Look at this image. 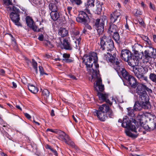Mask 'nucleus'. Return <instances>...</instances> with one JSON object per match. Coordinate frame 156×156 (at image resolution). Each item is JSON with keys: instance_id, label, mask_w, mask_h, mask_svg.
I'll list each match as a JSON object with an SVG mask.
<instances>
[{"instance_id": "obj_1", "label": "nucleus", "mask_w": 156, "mask_h": 156, "mask_svg": "<svg viewBox=\"0 0 156 156\" xmlns=\"http://www.w3.org/2000/svg\"><path fill=\"white\" fill-rule=\"evenodd\" d=\"M100 43H98L100 47L98 54L99 52H102V55L105 60L114 59L116 54L113 41L111 39H108L105 35L100 37Z\"/></svg>"}, {"instance_id": "obj_2", "label": "nucleus", "mask_w": 156, "mask_h": 156, "mask_svg": "<svg viewBox=\"0 0 156 156\" xmlns=\"http://www.w3.org/2000/svg\"><path fill=\"white\" fill-rule=\"evenodd\" d=\"M136 121L133 118L129 119L126 116L123 120L122 126L124 128H129L125 130V133L126 135L133 138H136L138 136L137 129L138 128L136 124Z\"/></svg>"}, {"instance_id": "obj_3", "label": "nucleus", "mask_w": 156, "mask_h": 156, "mask_svg": "<svg viewBox=\"0 0 156 156\" xmlns=\"http://www.w3.org/2000/svg\"><path fill=\"white\" fill-rule=\"evenodd\" d=\"M93 113L102 122L105 121L108 118L106 114L110 118H113L114 116L112 110L108 105L105 104L99 106L98 109L95 110Z\"/></svg>"}, {"instance_id": "obj_4", "label": "nucleus", "mask_w": 156, "mask_h": 156, "mask_svg": "<svg viewBox=\"0 0 156 156\" xmlns=\"http://www.w3.org/2000/svg\"><path fill=\"white\" fill-rule=\"evenodd\" d=\"M120 58L122 59L125 62H127L129 65L133 66L136 63L138 64L139 58H140L138 51H135L134 54L131 53L128 50L123 49L121 50Z\"/></svg>"}, {"instance_id": "obj_5", "label": "nucleus", "mask_w": 156, "mask_h": 156, "mask_svg": "<svg viewBox=\"0 0 156 156\" xmlns=\"http://www.w3.org/2000/svg\"><path fill=\"white\" fill-rule=\"evenodd\" d=\"M6 5L5 8L9 12H10V17L16 25H20L19 10L12 5V2L10 0H3Z\"/></svg>"}, {"instance_id": "obj_6", "label": "nucleus", "mask_w": 156, "mask_h": 156, "mask_svg": "<svg viewBox=\"0 0 156 156\" xmlns=\"http://www.w3.org/2000/svg\"><path fill=\"white\" fill-rule=\"evenodd\" d=\"M83 63L87 68H92L94 63L96 68L99 67V64L97 62L98 57L96 53L90 52L88 54L85 55L82 58Z\"/></svg>"}, {"instance_id": "obj_7", "label": "nucleus", "mask_w": 156, "mask_h": 156, "mask_svg": "<svg viewBox=\"0 0 156 156\" xmlns=\"http://www.w3.org/2000/svg\"><path fill=\"white\" fill-rule=\"evenodd\" d=\"M139 55L140 57L139 60L142 59L143 57L144 62L150 64L148 62L152 58H156V49L151 47L149 49L146 50L144 53H139Z\"/></svg>"}, {"instance_id": "obj_8", "label": "nucleus", "mask_w": 156, "mask_h": 156, "mask_svg": "<svg viewBox=\"0 0 156 156\" xmlns=\"http://www.w3.org/2000/svg\"><path fill=\"white\" fill-rule=\"evenodd\" d=\"M107 22V17L105 16H102L100 19L98 18L95 20L94 26L99 35L103 33L105 24Z\"/></svg>"}, {"instance_id": "obj_9", "label": "nucleus", "mask_w": 156, "mask_h": 156, "mask_svg": "<svg viewBox=\"0 0 156 156\" xmlns=\"http://www.w3.org/2000/svg\"><path fill=\"white\" fill-rule=\"evenodd\" d=\"M136 94L139 96V101L145 104L146 107L150 108L151 105L149 101V98L146 91L143 90H139L136 89Z\"/></svg>"}, {"instance_id": "obj_10", "label": "nucleus", "mask_w": 156, "mask_h": 156, "mask_svg": "<svg viewBox=\"0 0 156 156\" xmlns=\"http://www.w3.org/2000/svg\"><path fill=\"white\" fill-rule=\"evenodd\" d=\"M149 120L147 125L145 124L144 129L149 131L154 130L156 127V117L153 115H150Z\"/></svg>"}, {"instance_id": "obj_11", "label": "nucleus", "mask_w": 156, "mask_h": 156, "mask_svg": "<svg viewBox=\"0 0 156 156\" xmlns=\"http://www.w3.org/2000/svg\"><path fill=\"white\" fill-rule=\"evenodd\" d=\"M50 15L52 20L54 21H57L59 23H64L66 21L65 16L62 14H60L57 11L51 12Z\"/></svg>"}, {"instance_id": "obj_12", "label": "nucleus", "mask_w": 156, "mask_h": 156, "mask_svg": "<svg viewBox=\"0 0 156 156\" xmlns=\"http://www.w3.org/2000/svg\"><path fill=\"white\" fill-rule=\"evenodd\" d=\"M86 12H87L84 10L80 11L78 16L76 18V21L83 24L87 23L89 20V18Z\"/></svg>"}, {"instance_id": "obj_13", "label": "nucleus", "mask_w": 156, "mask_h": 156, "mask_svg": "<svg viewBox=\"0 0 156 156\" xmlns=\"http://www.w3.org/2000/svg\"><path fill=\"white\" fill-rule=\"evenodd\" d=\"M87 71L89 74L91 75V77H89V80L92 82L94 81L97 79L98 80L99 78H101L100 77V75L99 71L98 69H87Z\"/></svg>"}, {"instance_id": "obj_14", "label": "nucleus", "mask_w": 156, "mask_h": 156, "mask_svg": "<svg viewBox=\"0 0 156 156\" xmlns=\"http://www.w3.org/2000/svg\"><path fill=\"white\" fill-rule=\"evenodd\" d=\"M59 139L65 142L67 144L71 146H74L75 145L74 143L70 139L69 136L64 132L60 131V134L59 135Z\"/></svg>"}, {"instance_id": "obj_15", "label": "nucleus", "mask_w": 156, "mask_h": 156, "mask_svg": "<svg viewBox=\"0 0 156 156\" xmlns=\"http://www.w3.org/2000/svg\"><path fill=\"white\" fill-rule=\"evenodd\" d=\"M137 119L138 120L137 122L140 123V126L138 127V131H141L142 128L144 129V126H145L146 122L147 121L146 117L144 113L140 112L139 113L137 117Z\"/></svg>"}, {"instance_id": "obj_16", "label": "nucleus", "mask_w": 156, "mask_h": 156, "mask_svg": "<svg viewBox=\"0 0 156 156\" xmlns=\"http://www.w3.org/2000/svg\"><path fill=\"white\" fill-rule=\"evenodd\" d=\"M26 21L27 26L32 29L33 30L36 32H39L40 31V30L35 25L31 17L29 16H27Z\"/></svg>"}, {"instance_id": "obj_17", "label": "nucleus", "mask_w": 156, "mask_h": 156, "mask_svg": "<svg viewBox=\"0 0 156 156\" xmlns=\"http://www.w3.org/2000/svg\"><path fill=\"white\" fill-rule=\"evenodd\" d=\"M115 57L114 59H111L106 60L110 62V65L114 68H124L123 63L121 60L117 59L115 61Z\"/></svg>"}, {"instance_id": "obj_18", "label": "nucleus", "mask_w": 156, "mask_h": 156, "mask_svg": "<svg viewBox=\"0 0 156 156\" xmlns=\"http://www.w3.org/2000/svg\"><path fill=\"white\" fill-rule=\"evenodd\" d=\"M62 44L63 47V48L69 51L72 50V46L69 37H66L64 38Z\"/></svg>"}, {"instance_id": "obj_19", "label": "nucleus", "mask_w": 156, "mask_h": 156, "mask_svg": "<svg viewBox=\"0 0 156 156\" xmlns=\"http://www.w3.org/2000/svg\"><path fill=\"white\" fill-rule=\"evenodd\" d=\"M120 15V13L116 11L111 13L110 15V23H113L116 22L119 23L120 20L119 18Z\"/></svg>"}, {"instance_id": "obj_20", "label": "nucleus", "mask_w": 156, "mask_h": 156, "mask_svg": "<svg viewBox=\"0 0 156 156\" xmlns=\"http://www.w3.org/2000/svg\"><path fill=\"white\" fill-rule=\"evenodd\" d=\"M95 0H87V2L85 3L84 11L86 12L88 14H90V9L94 6Z\"/></svg>"}, {"instance_id": "obj_21", "label": "nucleus", "mask_w": 156, "mask_h": 156, "mask_svg": "<svg viewBox=\"0 0 156 156\" xmlns=\"http://www.w3.org/2000/svg\"><path fill=\"white\" fill-rule=\"evenodd\" d=\"M131 71H133L135 76L138 78L144 75L147 71L148 69H132Z\"/></svg>"}, {"instance_id": "obj_22", "label": "nucleus", "mask_w": 156, "mask_h": 156, "mask_svg": "<svg viewBox=\"0 0 156 156\" xmlns=\"http://www.w3.org/2000/svg\"><path fill=\"white\" fill-rule=\"evenodd\" d=\"M126 80L129 82L131 87L135 88L139 85L137 82V80L133 76L130 75L129 76Z\"/></svg>"}, {"instance_id": "obj_23", "label": "nucleus", "mask_w": 156, "mask_h": 156, "mask_svg": "<svg viewBox=\"0 0 156 156\" xmlns=\"http://www.w3.org/2000/svg\"><path fill=\"white\" fill-rule=\"evenodd\" d=\"M142 108L145 109H148L149 108L146 107L145 104H143L142 102H140L138 100L135 102L134 106L133 109L135 111L140 110Z\"/></svg>"}, {"instance_id": "obj_24", "label": "nucleus", "mask_w": 156, "mask_h": 156, "mask_svg": "<svg viewBox=\"0 0 156 156\" xmlns=\"http://www.w3.org/2000/svg\"><path fill=\"white\" fill-rule=\"evenodd\" d=\"M119 75L123 77L126 80L129 76L128 73L126 70L125 69H115Z\"/></svg>"}, {"instance_id": "obj_25", "label": "nucleus", "mask_w": 156, "mask_h": 156, "mask_svg": "<svg viewBox=\"0 0 156 156\" xmlns=\"http://www.w3.org/2000/svg\"><path fill=\"white\" fill-rule=\"evenodd\" d=\"M117 31H118V28L117 26L113 23H110L109 24L108 33L111 35H112L113 33H115Z\"/></svg>"}, {"instance_id": "obj_26", "label": "nucleus", "mask_w": 156, "mask_h": 156, "mask_svg": "<svg viewBox=\"0 0 156 156\" xmlns=\"http://www.w3.org/2000/svg\"><path fill=\"white\" fill-rule=\"evenodd\" d=\"M76 41H73V43L71 44L72 46V48H73L80 50L81 47V44L80 43L81 40V38L79 37L78 38H76Z\"/></svg>"}, {"instance_id": "obj_27", "label": "nucleus", "mask_w": 156, "mask_h": 156, "mask_svg": "<svg viewBox=\"0 0 156 156\" xmlns=\"http://www.w3.org/2000/svg\"><path fill=\"white\" fill-rule=\"evenodd\" d=\"M94 86L95 87H98V88L99 90L100 91L102 92L104 89V86L102 84V80L101 78L98 79V80L96 81V83H94Z\"/></svg>"}, {"instance_id": "obj_28", "label": "nucleus", "mask_w": 156, "mask_h": 156, "mask_svg": "<svg viewBox=\"0 0 156 156\" xmlns=\"http://www.w3.org/2000/svg\"><path fill=\"white\" fill-rule=\"evenodd\" d=\"M97 95L98 96L100 100L104 101L108 98V94L105 93L100 92L97 90Z\"/></svg>"}, {"instance_id": "obj_29", "label": "nucleus", "mask_w": 156, "mask_h": 156, "mask_svg": "<svg viewBox=\"0 0 156 156\" xmlns=\"http://www.w3.org/2000/svg\"><path fill=\"white\" fill-rule=\"evenodd\" d=\"M136 89L139 90H143L145 91L147 90L149 93H151L152 92L151 89L149 88L146 85L142 83H140L139 85H138Z\"/></svg>"}, {"instance_id": "obj_30", "label": "nucleus", "mask_w": 156, "mask_h": 156, "mask_svg": "<svg viewBox=\"0 0 156 156\" xmlns=\"http://www.w3.org/2000/svg\"><path fill=\"white\" fill-rule=\"evenodd\" d=\"M58 33L62 37H65L68 34V30L63 27H61L58 30Z\"/></svg>"}, {"instance_id": "obj_31", "label": "nucleus", "mask_w": 156, "mask_h": 156, "mask_svg": "<svg viewBox=\"0 0 156 156\" xmlns=\"http://www.w3.org/2000/svg\"><path fill=\"white\" fill-rule=\"evenodd\" d=\"M28 88L29 90L33 94H36L38 91L37 87L32 84H29Z\"/></svg>"}, {"instance_id": "obj_32", "label": "nucleus", "mask_w": 156, "mask_h": 156, "mask_svg": "<svg viewBox=\"0 0 156 156\" xmlns=\"http://www.w3.org/2000/svg\"><path fill=\"white\" fill-rule=\"evenodd\" d=\"M57 5L54 3V1H52V2L50 3L49 5V9L51 11V12H53L58 11Z\"/></svg>"}, {"instance_id": "obj_33", "label": "nucleus", "mask_w": 156, "mask_h": 156, "mask_svg": "<svg viewBox=\"0 0 156 156\" xmlns=\"http://www.w3.org/2000/svg\"><path fill=\"white\" fill-rule=\"evenodd\" d=\"M103 5L102 2H99L96 5V8L94 12L95 14H100L102 9V5Z\"/></svg>"}, {"instance_id": "obj_34", "label": "nucleus", "mask_w": 156, "mask_h": 156, "mask_svg": "<svg viewBox=\"0 0 156 156\" xmlns=\"http://www.w3.org/2000/svg\"><path fill=\"white\" fill-rule=\"evenodd\" d=\"M115 41L117 43H119L120 41V36L118 31L113 33L112 35Z\"/></svg>"}, {"instance_id": "obj_35", "label": "nucleus", "mask_w": 156, "mask_h": 156, "mask_svg": "<svg viewBox=\"0 0 156 156\" xmlns=\"http://www.w3.org/2000/svg\"><path fill=\"white\" fill-rule=\"evenodd\" d=\"M128 115L130 116L131 118H133L135 115L134 109L132 108H127Z\"/></svg>"}, {"instance_id": "obj_36", "label": "nucleus", "mask_w": 156, "mask_h": 156, "mask_svg": "<svg viewBox=\"0 0 156 156\" xmlns=\"http://www.w3.org/2000/svg\"><path fill=\"white\" fill-rule=\"evenodd\" d=\"M49 93V91L47 89H44L43 90L42 92V94L44 97V99H47L48 97Z\"/></svg>"}, {"instance_id": "obj_37", "label": "nucleus", "mask_w": 156, "mask_h": 156, "mask_svg": "<svg viewBox=\"0 0 156 156\" xmlns=\"http://www.w3.org/2000/svg\"><path fill=\"white\" fill-rule=\"evenodd\" d=\"M138 79L140 80L141 81V83L143 84L145 83L144 81L146 83L147 82L148 79L147 77L146 76H144V75L142 76H141L140 78H139Z\"/></svg>"}, {"instance_id": "obj_38", "label": "nucleus", "mask_w": 156, "mask_h": 156, "mask_svg": "<svg viewBox=\"0 0 156 156\" xmlns=\"http://www.w3.org/2000/svg\"><path fill=\"white\" fill-rule=\"evenodd\" d=\"M150 79L153 82L156 83V75L154 73H151L149 75Z\"/></svg>"}, {"instance_id": "obj_39", "label": "nucleus", "mask_w": 156, "mask_h": 156, "mask_svg": "<svg viewBox=\"0 0 156 156\" xmlns=\"http://www.w3.org/2000/svg\"><path fill=\"white\" fill-rule=\"evenodd\" d=\"M70 2L73 4H75L78 5H79L82 3L81 0H70Z\"/></svg>"}, {"instance_id": "obj_40", "label": "nucleus", "mask_w": 156, "mask_h": 156, "mask_svg": "<svg viewBox=\"0 0 156 156\" xmlns=\"http://www.w3.org/2000/svg\"><path fill=\"white\" fill-rule=\"evenodd\" d=\"M62 61L64 62L67 63H71L73 62L74 60L73 58H70V57L66 59H62Z\"/></svg>"}, {"instance_id": "obj_41", "label": "nucleus", "mask_w": 156, "mask_h": 156, "mask_svg": "<svg viewBox=\"0 0 156 156\" xmlns=\"http://www.w3.org/2000/svg\"><path fill=\"white\" fill-rule=\"evenodd\" d=\"M31 64L34 68H37V64L34 59H32Z\"/></svg>"}, {"instance_id": "obj_42", "label": "nucleus", "mask_w": 156, "mask_h": 156, "mask_svg": "<svg viewBox=\"0 0 156 156\" xmlns=\"http://www.w3.org/2000/svg\"><path fill=\"white\" fill-rule=\"evenodd\" d=\"M21 9L23 11V12H20V14H23L24 16H26L27 15V10L24 8L22 7L21 8Z\"/></svg>"}, {"instance_id": "obj_43", "label": "nucleus", "mask_w": 156, "mask_h": 156, "mask_svg": "<svg viewBox=\"0 0 156 156\" xmlns=\"http://www.w3.org/2000/svg\"><path fill=\"white\" fill-rule=\"evenodd\" d=\"M72 32L74 35L77 36L79 35V32L77 30H76L75 29H73L72 30Z\"/></svg>"}, {"instance_id": "obj_44", "label": "nucleus", "mask_w": 156, "mask_h": 156, "mask_svg": "<svg viewBox=\"0 0 156 156\" xmlns=\"http://www.w3.org/2000/svg\"><path fill=\"white\" fill-rule=\"evenodd\" d=\"M143 39L145 41H146L148 44L150 45L151 43L148 37L146 36H144Z\"/></svg>"}, {"instance_id": "obj_45", "label": "nucleus", "mask_w": 156, "mask_h": 156, "mask_svg": "<svg viewBox=\"0 0 156 156\" xmlns=\"http://www.w3.org/2000/svg\"><path fill=\"white\" fill-rule=\"evenodd\" d=\"M21 80V81L23 84H26L27 83V79L25 78V76H22Z\"/></svg>"}, {"instance_id": "obj_46", "label": "nucleus", "mask_w": 156, "mask_h": 156, "mask_svg": "<svg viewBox=\"0 0 156 156\" xmlns=\"http://www.w3.org/2000/svg\"><path fill=\"white\" fill-rule=\"evenodd\" d=\"M63 59H66L70 57V55L69 54L67 53H64L63 55Z\"/></svg>"}, {"instance_id": "obj_47", "label": "nucleus", "mask_w": 156, "mask_h": 156, "mask_svg": "<svg viewBox=\"0 0 156 156\" xmlns=\"http://www.w3.org/2000/svg\"><path fill=\"white\" fill-rule=\"evenodd\" d=\"M68 77H69L70 78L73 80H76L77 79L76 77L74 75H72V74H69L67 75Z\"/></svg>"}, {"instance_id": "obj_48", "label": "nucleus", "mask_w": 156, "mask_h": 156, "mask_svg": "<svg viewBox=\"0 0 156 156\" xmlns=\"http://www.w3.org/2000/svg\"><path fill=\"white\" fill-rule=\"evenodd\" d=\"M44 36L42 34L38 36V39L40 41H43L44 40Z\"/></svg>"}, {"instance_id": "obj_49", "label": "nucleus", "mask_w": 156, "mask_h": 156, "mask_svg": "<svg viewBox=\"0 0 156 156\" xmlns=\"http://www.w3.org/2000/svg\"><path fill=\"white\" fill-rule=\"evenodd\" d=\"M39 71H40V74L41 75H43L44 74H45L48 75V74L45 73L44 69H39Z\"/></svg>"}, {"instance_id": "obj_50", "label": "nucleus", "mask_w": 156, "mask_h": 156, "mask_svg": "<svg viewBox=\"0 0 156 156\" xmlns=\"http://www.w3.org/2000/svg\"><path fill=\"white\" fill-rule=\"evenodd\" d=\"M3 136L4 137H6L9 139V134H8V133L7 132L4 131L3 132Z\"/></svg>"}, {"instance_id": "obj_51", "label": "nucleus", "mask_w": 156, "mask_h": 156, "mask_svg": "<svg viewBox=\"0 0 156 156\" xmlns=\"http://www.w3.org/2000/svg\"><path fill=\"white\" fill-rule=\"evenodd\" d=\"M72 9V7L71 6H68L67 7V9L68 12L69 14L70 15L71 13V11Z\"/></svg>"}, {"instance_id": "obj_52", "label": "nucleus", "mask_w": 156, "mask_h": 156, "mask_svg": "<svg viewBox=\"0 0 156 156\" xmlns=\"http://www.w3.org/2000/svg\"><path fill=\"white\" fill-rule=\"evenodd\" d=\"M51 151L53 152V153L55 156H57L58 155L57 152L55 150L52 148Z\"/></svg>"}, {"instance_id": "obj_53", "label": "nucleus", "mask_w": 156, "mask_h": 156, "mask_svg": "<svg viewBox=\"0 0 156 156\" xmlns=\"http://www.w3.org/2000/svg\"><path fill=\"white\" fill-rule=\"evenodd\" d=\"M104 101L105 102L107 103L108 104L110 105H112V103L111 102L108 98L106 99V100L105 101Z\"/></svg>"}, {"instance_id": "obj_54", "label": "nucleus", "mask_w": 156, "mask_h": 156, "mask_svg": "<svg viewBox=\"0 0 156 156\" xmlns=\"http://www.w3.org/2000/svg\"><path fill=\"white\" fill-rule=\"evenodd\" d=\"M126 23L125 25V27L126 28V29H128V30H129V26L127 22V16L126 17Z\"/></svg>"}, {"instance_id": "obj_55", "label": "nucleus", "mask_w": 156, "mask_h": 156, "mask_svg": "<svg viewBox=\"0 0 156 156\" xmlns=\"http://www.w3.org/2000/svg\"><path fill=\"white\" fill-rule=\"evenodd\" d=\"M24 115L25 117L29 119H30L31 118V116L27 113H25Z\"/></svg>"}, {"instance_id": "obj_56", "label": "nucleus", "mask_w": 156, "mask_h": 156, "mask_svg": "<svg viewBox=\"0 0 156 156\" xmlns=\"http://www.w3.org/2000/svg\"><path fill=\"white\" fill-rule=\"evenodd\" d=\"M150 9H153L154 10L155 9V7L154 5L151 2L150 3Z\"/></svg>"}, {"instance_id": "obj_57", "label": "nucleus", "mask_w": 156, "mask_h": 156, "mask_svg": "<svg viewBox=\"0 0 156 156\" xmlns=\"http://www.w3.org/2000/svg\"><path fill=\"white\" fill-rule=\"evenodd\" d=\"M46 131H50L52 133H57V131L56 130H53L52 129H50L49 128L47 129L46 130Z\"/></svg>"}, {"instance_id": "obj_58", "label": "nucleus", "mask_w": 156, "mask_h": 156, "mask_svg": "<svg viewBox=\"0 0 156 156\" xmlns=\"http://www.w3.org/2000/svg\"><path fill=\"white\" fill-rule=\"evenodd\" d=\"M85 26L89 30H91L92 29L91 27V26H90V25H89L88 24H87V23H86V24H84Z\"/></svg>"}, {"instance_id": "obj_59", "label": "nucleus", "mask_w": 156, "mask_h": 156, "mask_svg": "<svg viewBox=\"0 0 156 156\" xmlns=\"http://www.w3.org/2000/svg\"><path fill=\"white\" fill-rule=\"evenodd\" d=\"M46 46H47L50 48H52L53 47V45L51 44V42L50 41H49L48 43L47 44Z\"/></svg>"}, {"instance_id": "obj_60", "label": "nucleus", "mask_w": 156, "mask_h": 156, "mask_svg": "<svg viewBox=\"0 0 156 156\" xmlns=\"http://www.w3.org/2000/svg\"><path fill=\"white\" fill-rule=\"evenodd\" d=\"M5 73V71L3 69H0V75H4Z\"/></svg>"}, {"instance_id": "obj_61", "label": "nucleus", "mask_w": 156, "mask_h": 156, "mask_svg": "<svg viewBox=\"0 0 156 156\" xmlns=\"http://www.w3.org/2000/svg\"><path fill=\"white\" fill-rule=\"evenodd\" d=\"M138 21L139 24L141 25H143L144 24V22L142 20V19H140Z\"/></svg>"}, {"instance_id": "obj_62", "label": "nucleus", "mask_w": 156, "mask_h": 156, "mask_svg": "<svg viewBox=\"0 0 156 156\" xmlns=\"http://www.w3.org/2000/svg\"><path fill=\"white\" fill-rule=\"evenodd\" d=\"M51 115L52 116H54L55 115L54 113V111L53 109H52L51 112Z\"/></svg>"}, {"instance_id": "obj_63", "label": "nucleus", "mask_w": 156, "mask_h": 156, "mask_svg": "<svg viewBox=\"0 0 156 156\" xmlns=\"http://www.w3.org/2000/svg\"><path fill=\"white\" fill-rule=\"evenodd\" d=\"M49 41H48L47 40H44V41L43 43L45 45H46L48 43Z\"/></svg>"}, {"instance_id": "obj_64", "label": "nucleus", "mask_w": 156, "mask_h": 156, "mask_svg": "<svg viewBox=\"0 0 156 156\" xmlns=\"http://www.w3.org/2000/svg\"><path fill=\"white\" fill-rule=\"evenodd\" d=\"M136 13L137 15H140L141 14V12L140 10L137 9L136 12Z\"/></svg>"}]
</instances>
